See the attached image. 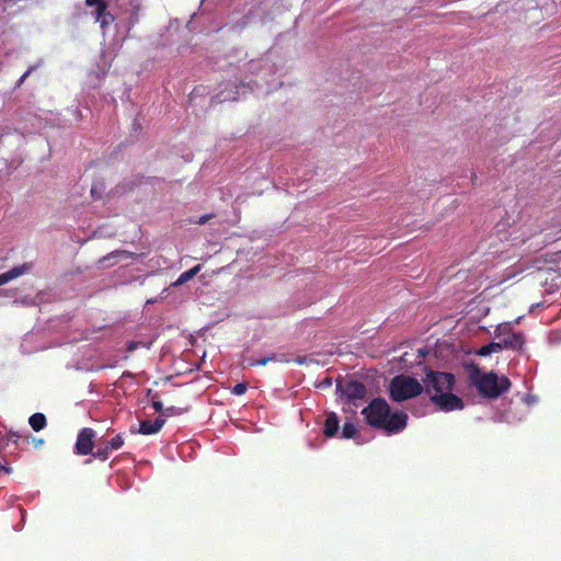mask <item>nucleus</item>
I'll return each instance as SVG.
<instances>
[{"label":"nucleus","instance_id":"f257e3e1","mask_svg":"<svg viewBox=\"0 0 561 561\" xmlns=\"http://www.w3.org/2000/svg\"><path fill=\"white\" fill-rule=\"evenodd\" d=\"M454 376L448 373L430 371L425 379V390L431 401L442 411L462 410L463 401L451 392Z\"/></svg>","mask_w":561,"mask_h":561},{"label":"nucleus","instance_id":"f03ea898","mask_svg":"<svg viewBox=\"0 0 561 561\" xmlns=\"http://www.w3.org/2000/svg\"><path fill=\"white\" fill-rule=\"evenodd\" d=\"M369 425L385 430L388 434L399 433L407 426L408 415L404 412H391L383 399H375L362 412Z\"/></svg>","mask_w":561,"mask_h":561},{"label":"nucleus","instance_id":"7ed1b4c3","mask_svg":"<svg viewBox=\"0 0 561 561\" xmlns=\"http://www.w3.org/2000/svg\"><path fill=\"white\" fill-rule=\"evenodd\" d=\"M471 382L478 391L486 398H497L506 392L511 381L505 376H499L493 371L486 373L476 369L471 373Z\"/></svg>","mask_w":561,"mask_h":561},{"label":"nucleus","instance_id":"20e7f679","mask_svg":"<svg viewBox=\"0 0 561 561\" xmlns=\"http://www.w3.org/2000/svg\"><path fill=\"white\" fill-rule=\"evenodd\" d=\"M423 386L410 376L400 375L390 382V396L393 401L401 402L419 396Z\"/></svg>","mask_w":561,"mask_h":561},{"label":"nucleus","instance_id":"39448f33","mask_svg":"<svg viewBox=\"0 0 561 561\" xmlns=\"http://www.w3.org/2000/svg\"><path fill=\"white\" fill-rule=\"evenodd\" d=\"M94 436H95V432L92 428H89V427L82 428L79 432L78 437H77V442L75 445V453L77 455L92 454Z\"/></svg>","mask_w":561,"mask_h":561},{"label":"nucleus","instance_id":"423d86ee","mask_svg":"<svg viewBox=\"0 0 561 561\" xmlns=\"http://www.w3.org/2000/svg\"><path fill=\"white\" fill-rule=\"evenodd\" d=\"M497 337L502 345L513 350L520 348L524 344V337L520 333H510V324L505 323L497 328Z\"/></svg>","mask_w":561,"mask_h":561},{"label":"nucleus","instance_id":"0eeeda50","mask_svg":"<svg viewBox=\"0 0 561 561\" xmlns=\"http://www.w3.org/2000/svg\"><path fill=\"white\" fill-rule=\"evenodd\" d=\"M165 420L158 417L153 422L150 421H141L139 424V428L136 430L134 426L130 427V432L134 434H142V435H152L157 434L162 426L164 425Z\"/></svg>","mask_w":561,"mask_h":561},{"label":"nucleus","instance_id":"6e6552de","mask_svg":"<svg viewBox=\"0 0 561 561\" xmlns=\"http://www.w3.org/2000/svg\"><path fill=\"white\" fill-rule=\"evenodd\" d=\"M33 265L32 263H23L21 265L14 266L8 272L0 274V286L20 277L26 275L31 272Z\"/></svg>","mask_w":561,"mask_h":561},{"label":"nucleus","instance_id":"1a4fd4ad","mask_svg":"<svg viewBox=\"0 0 561 561\" xmlns=\"http://www.w3.org/2000/svg\"><path fill=\"white\" fill-rule=\"evenodd\" d=\"M343 392L350 400L363 399L366 396V388L358 381H348Z\"/></svg>","mask_w":561,"mask_h":561},{"label":"nucleus","instance_id":"9d476101","mask_svg":"<svg viewBox=\"0 0 561 561\" xmlns=\"http://www.w3.org/2000/svg\"><path fill=\"white\" fill-rule=\"evenodd\" d=\"M339 431V419L335 413L328 414L324 423V434L328 437L334 436Z\"/></svg>","mask_w":561,"mask_h":561},{"label":"nucleus","instance_id":"9b49d317","mask_svg":"<svg viewBox=\"0 0 561 561\" xmlns=\"http://www.w3.org/2000/svg\"><path fill=\"white\" fill-rule=\"evenodd\" d=\"M201 270H202V265L198 264V265H195L194 267H192L191 270L182 273L178 277V279L171 284V287H179V286L185 284L186 282L191 280L193 277H195Z\"/></svg>","mask_w":561,"mask_h":561},{"label":"nucleus","instance_id":"f8f14e48","mask_svg":"<svg viewBox=\"0 0 561 561\" xmlns=\"http://www.w3.org/2000/svg\"><path fill=\"white\" fill-rule=\"evenodd\" d=\"M85 4L89 8H93L92 15L94 16L95 21H99V16L101 14H104L106 11V3L104 0H85Z\"/></svg>","mask_w":561,"mask_h":561},{"label":"nucleus","instance_id":"ddd939ff","mask_svg":"<svg viewBox=\"0 0 561 561\" xmlns=\"http://www.w3.org/2000/svg\"><path fill=\"white\" fill-rule=\"evenodd\" d=\"M28 423L34 431L38 432L46 426V417L43 413H34L30 416Z\"/></svg>","mask_w":561,"mask_h":561},{"label":"nucleus","instance_id":"4468645a","mask_svg":"<svg viewBox=\"0 0 561 561\" xmlns=\"http://www.w3.org/2000/svg\"><path fill=\"white\" fill-rule=\"evenodd\" d=\"M502 350H503V345H502L501 341L493 342V343H490V344L481 347L480 351L478 352V354L481 356H488V355H491L492 353H497Z\"/></svg>","mask_w":561,"mask_h":561},{"label":"nucleus","instance_id":"2eb2a0df","mask_svg":"<svg viewBox=\"0 0 561 561\" xmlns=\"http://www.w3.org/2000/svg\"><path fill=\"white\" fill-rule=\"evenodd\" d=\"M239 98V91H221L219 94H217L216 99L218 102H226V101H236Z\"/></svg>","mask_w":561,"mask_h":561},{"label":"nucleus","instance_id":"dca6fc26","mask_svg":"<svg viewBox=\"0 0 561 561\" xmlns=\"http://www.w3.org/2000/svg\"><path fill=\"white\" fill-rule=\"evenodd\" d=\"M98 22L100 23V27L103 31H105V28L114 22V16L108 11H105L104 14H101V16H99Z\"/></svg>","mask_w":561,"mask_h":561},{"label":"nucleus","instance_id":"f3484780","mask_svg":"<svg viewBox=\"0 0 561 561\" xmlns=\"http://www.w3.org/2000/svg\"><path fill=\"white\" fill-rule=\"evenodd\" d=\"M138 7L131 5L130 9H128L122 16V20L124 21H131L136 22L138 21Z\"/></svg>","mask_w":561,"mask_h":561},{"label":"nucleus","instance_id":"a211bd4d","mask_svg":"<svg viewBox=\"0 0 561 561\" xmlns=\"http://www.w3.org/2000/svg\"><path fill=\"white\" fill-rule=\"evenodd\" d=\"M133 256H134V254H133V253H130V252H126V251H115V252H112L108 256H104V257L102 259V262H104V263H105V262H107V261H110V260H112V259H116V257H118V259H122V260H123V259H130V257H133Z\"/></svg>","mask_w":561,"mask_h":561},{"label":"nucleus","instance_id":"6ab92c4d","mask_svg":"<svg viewBox=\"0 0 561 561\" xmlns=\"http://www.w3.org/2000/svg\"><path fill=\"white\" fill-rule=\"evenodd\" d=\"M356 433V426L352 422H345L343 425L342 435L344 438H352Z\"/></svg>","mask_w":561,"mask_h":561},{"label":"nucleus","instance_id":"aec40b11","mask_svg":"<svg viewBox=\"0 0 561 561\" xmlns=\"http://www.w3.org/2000/svg\"><path fill=\"white\" fill-rule=\"evenodd\" d=\"M112 450L110 449L108 446H106V443L104 444V446H99L96 451L93 454V456L95 458H99V459H102V460H106L108 458V455Z\"/></svg>","mask_w":561,"mask_h":561},{"label":"nucleus","instance_id":"412c9836","mask_svg":"<svg viewBox=\"0 0 561 561\" xmlns=\"http://www.w3.org/2000/svg\"><path fill=\"white\" fill-rule=\"evenodd\" d=\"M124 445L123 437L121 435H116L111 440L106 442V446L110 447L111 450H116Z\"/></svg>","mask_w":561,"mask_h":561},{"label":"nucleus","instance_id":"4be33fe9","mask_svg":"<svg viewBox=\"0 0 561 561\" xmlns=\"http://www.w3.org/2000/svg\"><path fill=\"white\" fill-rule=\"evenodd\" d=\"M276 360V356L275 355H272V356H265V357H262L253 363H251L252 366H255V365H259V366H264L266 365L267 363L270 362H275Z\"/></svg>","mask_w":561,"mask_h":561},{"label":"nucleus","instance_id":"5701e85b","mask_svg":"<svg viewBox=\"0 0 561 561\" xmlns=\"http://www.w3.org/2000/svg\"><path fill=\"white\" fill-rule=\"evenodd\" d=\"M37 65L31 66L18 80L16 87H21L23 82L26 80V78L37 68Z\"/></svg>","mask_w":561,"mask_h":561},{"label":"nucleus","instance_id":"b1692460","mask_svg":"<svg viewBox=\"0 0 561 561\" xmlns=\"http://www.w3.org/2000/svg\"><path fill=\"white\" fill-rule=\"evenodd\" d=\"M247 391V385L245 383H237L232 388V393L236 396H241Z\"/></svg>","mask_w":561,"mask_h":561},{"label":"nucleus","instance_id":"393cba45","mask_svg":"<svg viewBox=\"0 0 561 561\" xmlns=\"http://www.w3.org/2000/svg\"><path fill=\"white\" fill-rule=\"evenodd\" d=\"M164 413L168 415H173V414H181L182 411H181V409H178L175 407H170V408L165 409Z\"/></svg>","mask_w":561,"mask_h":561},{"label":"nucleus","instance_id":"a878e982","mask_svg":"<svg viewBox=\"0 0 561 561\" xmlns=\"http://www.w3.org/2000/svg\"><path fill=\"white\" fill-rule=\"evenodd\" d=\"M152 408L157 411V412H163L164 413V409H163V404L161 401H153L152 402Z\"/></svg>","mask_w":561,"mask_h":561},{"label":"nucleus","instance_id":"bb28decb","mask_svg":"<svg viewBox=\"0 0 561 561\" xmlns=\"http://www.w3.org/2000/svg\"><path fill=\"white\" fill-rule=\"evenodd\" d=\"M137 347H138V343H136V342H129V343H128V345H127V351H128V352H133V351H135Z\"/></svg>","mask_w":561,"mask_h":561},{"label":"nucleus","instance_id":"cd10ccee","mask_svg":"<svg viewBox=\"0 0 561 561\" xmlns=\"http://www.w3.org/2000/svg\"><path fill=\"white\" fill-rule=\"evenodd\" d=\"M34 444H35L36 447H39V446H42L44 444V440L41 439V438L39 439H34Z\"/></svg>","mask_w":561,"mask_h":561},{"label":"nucleus","instance_id":"c85d7f7f","mask_svg":"<svg viewBox=\"0 0 561 561\" xmlns=\"http://www.w3.org/2000/svg\"><path fill=\"white\" fill-rule=\"evenodd\" d=\"M208 220V216H202L198 220L199 224H205Z\"/></svg>","mask_w":561,"mask_h":561},{"label":"nucleus","instance_id":"c756f323","mask_svg":"<svg viewBox=\"0 0 561 561\" xmlns=\"http://www.w3.org/2000/svg\"><path fill=\"white\" fill-rule=\"evenodd\" d=\"M256 65H257V62L252 61L251 65H250L251 69L256 68Z\"/></svg>","mask_w":561,"mask_h":561},{"label":"nucleus","instance_id":"7c9ffc66","mask_svg":"<svg viewBox=\"0 0 561 561\" xmlns=\"http://www.w3.org/2000/svg\"><path fill=\"white\" fill-rule=\"evenodd\" d=\"M94 192H95V187H92L91 193L94 194Z\"/></svg>","mask_w":561,"mask_h":561},{"label":"nucleus","instance_id":"2f4dec72","mask_svg":"<svg viewBox=\"0 0 561 561\" xmlns=\"http://www.w3.org/2000/svg\"><path fill=\"white\" fill-rule=\"evenodd\" d=\"M528 402H536V400L534 398L529 399Z\"/></svg>","mask_w":561,"mask_h":561}]
</instances>
